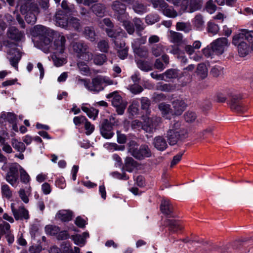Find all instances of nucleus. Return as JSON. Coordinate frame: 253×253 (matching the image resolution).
<instances>
[{
	"label": "nucleus",
	"mask_w": 253,
	"mask_h": 253,
	"mask_svg": "<svg viewBox=\"0 0 253 253\" xmlns=\"http://www.w3.org/2000/svg\"><path fill=\"white\" fill-rule=\"evenodd\" d=\"M104 147L107 150L113 151L115 150H124L125 147L123 146H118L115 143H106L103 145Z\"/></svg>",
	"instance_id": "nucleus-49"
},
{
	"label": "nucleus",
	"mask_w": 253,
	"mask_h": 253,
	"mask_svg": "<svg viewBox=\"0 0 253 253\" xmlns=\"http://www.w3.org/2000/svg\"><path fill=\"white\" fill-rule=\"evenodd\" d=\"M196 113L192 111H187L184 114V119L187 122H192L196 120Z\"/></svg>",
	"instance_id": "nucleus-60"
},
{
	"label": "nucleus",
	"mask_w": 253,
	"mask_h": 253,
	"mask_svg": "<svg viewBox=\"0 0 253 253\" xmlns=\"http://www.w3.org/2000/svg\"><path fill=\"white\" fill-rule=\"evenodd\" d=\"M117 3H115L113 6V9L115 11V15L119 21L123 23V26L128 34H133L134 32V28L133 24L128 20L129 16L126 12L125 7L122 5L121 9L119 10L117 8Z\"/></svg>",
	"instance_id": "nucleus-2"
},
{
	"label": "nucleus",
	"mask_w": 253,
	"mask_h": 253,
	"mask_svg": "<svg viewBox=\"0 0 253 253\" xmlns=\"http://www.w3.org/2000/svg\"><path fill=\"white\" fill-rule=\"evenodd\" d=\"M136 162L131 157H127L125 160V169L128 171L131 172L136 167Z\"/></svg>",
	"instance_id": "nucleus-40"
},
{
	"label": "nucleus",
	"mask_w": 253,
	"mask_h": 253,
	"mask_svg": "<svg viewBox=\"0 0 253 253\" xmlns=\"http://www.w3.org/2000/svg\"><path fill=\"white\" fill-rule=\"evenodd\" d=\"M137 65L140 69L144 71L148 72L152 69L151 66L147 62L144 61H138Z\"/></svg>",
	"instance_id": "nucleus-59"
},
{
	"label": "nucleus",
	"mask_w": 253,
	"mask_h": 253,
	"mask_svg": "<svg viewBox=\"0 0 253 253\" xmlns=\"http://www.w3.org/2000/svg\"><path fill=\"white\" fill-rule=\"evenodd\" d=\"M153 145L157 150L161 151L165 150L168 147L166 139L162 136L155 137L153 141Z\"/></svg>",
	"instance_id": "nucleus-23"
},
{
	"label": "nucleus",
	"mask_w": 253,
	"mask_h": 253,
	"mask_svg": "<svg viewBox=\"0 0 253 253\" xmlns=\"http://www.w3.org/2000/svg\"><path fill=\"white\" fill-rule=\"evenodd\" d=\"M165 224L169 227V229L173 232H176L183 228L181 222L175 219H167Z\"/></svg>",
	"instance_id": "nucleus-28"
},
{
	"label": "nucleus",
	"mask_w": 253,
	"mask_h": 253,
	"mask_svg": "<svg viewBox=\"0 0 253 253\" xmlns=\"http://www.w3.org/2000/svg\"><path fill=\"white\" fill-rule=\"evenodd\" d=\"M87 119L84 116L75 117L73 119V122L76 126H80L84 125L87 121Z\"/></svg>",
	"instance_id": "nucleus-62"
},
{
	"label": "nucleus",
	"mask_w": 253,
	"mask_h": 253,
	"mask_svg": "<svg viewBox=\"0 0 253 253\" xmlns=\"http://www.w3.org/2000/svg\"><path fill=\"white\" fill-rule=\"evenodd\" d=\"M152 4L155 8L162 11L163 14L169 17L174 18L177 16V13L172 8L169 7L164 0H152Z\"/></svg>",
	"instance_id": "nucleus-9"
},
{
	"label": "nucleus",
	"mask_w": 253,
	"mask_h": 253,
	"mask_svg": "<svg viewBox=\"0 0 253 253\" xmlns=\"http://www.w3.org/2000/svg\"><path fill=\"white\" fill-rule=\"evenodd\" d=\"M160 20L158 15L156 14H151L148 15L145 18V22L148 25H152Z\"/></svg>",
	"instance_id": "nucleus-53"
},
{
	"label": "nucleus",
	"mask_w": 253,
	"mask_h": 253,
	"mask_svg": "<svg viewBox=\"0 0 253 253\" xmlns=\"http://www.w3.org/2000/svg\"><path fill=\"white\" fill-rule=\"evenodd\" d=\"M193 25L198 30H202L204 25V21L201 15H197L192 21Z\"/></svg>",
	"instance_id": "nucleus-47"
},
{
	"label": "nucleus",
	"mask_w": 253,
	"mask_h": 253,
	"mask_svg": "<svg viewBox=\"0 0 253 253\" xmlns=\"http://www.w3.org/2000/svg\"><path fill=\"white\" fill-rule=\"evenodd\" d=\"M157 88L161 91L169 92L173 89V86L170 84L159 83L157 85Z\"/></svg>",
	"instance_id": "nucleus-54"
},
{
	"label": "nucleus",
	"mask_w": 253,
	"mask_h": 253,
	"mask_svg": "<svg viewBox=\"0 0 253 253\" xmlns=\"http://www.w3.org/2000/svg\"><path fill=\"white\" fill-rule=\"evenodd\" d=\"M88 90L94 92H98L104 89L99 76L93 78L90 82Z\"/></svg>",
	"instance_id": "nucleus-21"
},
{
	"label": "nucleus",
	"mask_w": 253,
	"mask_h": 253,
	"mask_svg": "<svg viewBox=\"0 0 253 253\" xmlns=\"http://www.w3.org/2000/svg\"><path fill=\"white\" fill-rule=\"evenodd\" d=\"M176 28L177 30L183 31L185 33H188L191 30L189 23L180 22L177 23Z\"/></svg>",
	"instance_id": "nucleus-51"
},
{
	"label": "nucleus",
	"mask_w": 253,
	"mask_h": 253,
	"mask_svg": "<svg viewBox=\"0 0 253 253\" xmlns=\"http://www.w3.org/2000/svg\"><path fill=\"white\" fill-rule=\"evenodd\" d=\"M38 44L39 47L44 52H52V43L49 34L40 38Z\"/></svg>",
	"instance_id": "nucleus-15"
},
{
	"label": "nucleus",
	"mask_w": 253,
	"mask_h": 253,
	"mask_svg": "<svg viewBox=\"0 0 253 253\" xmlns=\"http://www.w3.org/2000/svg\"><path fill=\"white\" fill-rule=\"evenodd\" d=\"M105 7L101 3H94L92 5V10L97 16L102 17L104 16Z\"/></svg>",
	"instance_id": "nucleus-35"
},
{
	"label": "nucleus",
	"mask_w": 253,
	"mask_h": 253,
	"mask_svg": "<svg viewBox=\"0 0 253 253\" xmlns=\"http://www.w3.org/2000/svg\"><path fill=\"white\" fill-rule=\"evenodd\" d=\"M128 147L129 152L137 159L142 160L151 156V150L146 145H142L138 149L137 143L134 141H131L128 143Z\"/></svg>",
	"instance_id": "nucleus-3"
},
{
	"label": "nucleus",
	"mask_w": 253,
	"mask_h": 253,
	"mask_svg": "<svg viewBox=\"0 0 253 253\" xmlns=\"http://www.w3.org/2000/svg\"><path fill=\"white\" fill-rule=\"evenodd\" d=\"M7 52L10 64L16 70L18 69V63L21 57L19 50L16 47V44L13 42L8 43L6 45Z\"/></svg>",
	"instance_id": "nucleus-5"
},
{
	"label": "nucleus",
	"mask_w": 253,
	"mask_h": 253,
	"mask_svg": "<svg viewBox=\"0 0 253 253\" xmlns=\"http://www.w3.org/2000/svg\"><path fill=\"white\" fill-rule=\"evenodd\" d=\"M10 208L16 220H27L29 218V211L24 206H20L17 208L16 204L12 203L10 204Z\"/></svg>",
	"instance_id": "nucleus-11"
},
{
	"label": "nucleus",
	"mask_w": 253,
	"mask_h": 253,
	"mask_svg": "<svg viewBox=\"0 0 253 253\" xmlns=\"http://www.w3.org/2000/svg\"><path fill=\"white\" fill-rule=\"evenodd\" d=\"M212 51L215 54H220L221 49V38H218L213 41L210 44Z\"/></svg>",
	"instance_id": "nucleus-39"
},
{
	"label": "nucleus",
	"mask_w": 253,
	"mask_h": 253,
	"mask_svg": "<svg viewBox=\"0 0 253 253\" xmlns=\"http://www.w3.org/2000/svg\"><path fill=\"white\" fill-rule=\"evenodd\" d=\"M89 237V234L87 232H84L82 235L77 234L72 237L74 243L81 247L84 245L85 243V239Z\"/></svg>",
	"instance_id": "nucleus-30"
},
{
	"label": "nucleus",
	"mask_w": 253,
	"mask_h": 253,
	"mask_svg": "<svg viewBox=\"0 0 253 253\" xmlns=\"http://www.w3.org/2000/svg\"><path fill=\"white\" fill-rule=\"evenodd\" d=\"M10 231H11L10 224L3 220L0 219V235H4L5 234H8Z\"/></svg>",
	"instance_id": "nucleus-46"
},
{
	"label": "nucleus",
	"mask_w": 253,
	"mask_h": 253,
	"mask_svg": "<svg viewBox=\"0 0 253 253\" xmlns=\"http://www.w3.org/2000/svg\"><path fill=\"white\" fill-rule=\"evenodd\" d=\"M197 73L201 78H205L208 74V69L206 66L204 64H199L197 69Z\"/></svg>",
	"instance_id": "nucleus-48"
},
{
	"label": "nucleus",
	"mask_w": 253,
	"mask_h": 253,
	"mask_svg": "<svg viewBox=\"0 0 253 253\" xmlns=\"http://www.w3.org/2000/svg\"><path fill=\"white\" fill-rule=\"evenodd\" d=\"M133 22L136 28V31L139 36H140V32L142 31L145 27L143 22L139 18H135L133 20Z\"/></svg>",
	"instance_id": "nucleus-56"
},
{
	"label": "nucleus",
	"mask_w": 253,
	"mask_h": 253,
	"mask_svg": "<svg viewBox=\"0 0 253 253\" xmlns=\"http://www.w3.org/2000/svg\"><path fill=\"white\" fill-rule=\"evenodd\" d=\"M184 134L180 133L179 131L173 132L168 131L166 137L168 141V143L170 145H174L176 144L177 141L184 136Z\"/></svg>",
	"instance_id": "nucleus-22"
},
{
	"label": "nucleus",
	"mask_w": 253,
	"mask_h": 253,
	"mask_svg": "<svg viewBox=\"0 0 253 253\" xmlns=\"http://www.w3.org/2000/svg\"><path fill=\"white\" fill-rule=\"evenodd\" d=\"M132 46L134 52L139 56L145 57L148 55V50L146 47H137L135 46L133 43H132Z\"/></svg>",
	"instance_id": "nucleus-41"
},
{
	"label": "nucleus",
	"mask_w": 253,
	"mask_h": 253,
	"mask_svg": "<svg viewBox=\"0 0 253 253\" xmlns=\"http://www.w3.org/2000/svg\"><path fill=\"white\" fill-rule=\"evenodd\" d=\"M230 97L231 109L238 113H244L248 110L247 107L241 101L242 96L238 94H233Z\"/></svg>",
	"instance_id": "nucleus-8"
},
{
	"label": "nucleus",
	"mask_w": 253,
	"mask_h": 253,
	"mask_svg": "<svg viewBox=\"0 0 253 253\" xmlns=\"http://www.w3.org/2000/svg\"><path fill=\"white\" fill-rule=\"evenodd\" d=\"M106 97L112 99V104L116 108L118 114L122 115L126 107L127 102L123 100L122 97L116 91L108 94Z\"/></svg>",
	"instance_id": "nucleus-6"
},
{
	"label": "nucleus",
	"mask_w": 253,
	"mask_h": 253,
	"mask_svg": "<svg viewBox=\"0 0 253 253\" xmlns=\"http://www.w3.org/2000/svg\"><path fill=\"white\" fill-rule=\"evenodd\" d=\"M72 46L73 50L77 53L78 57L79 54H81L88 48V46L86 44L80 42L73 43Z\"/></svg>",
	"instance_id": "nucleus-33"
},
{
	"label": "nucleus",
	"mask_w": 253,
	"mask_h": 253,
	"mask_svg": "<svg viewBox=\"0 0 253 253\" xmlns=\"http://www.w3.org/2000/svg\"><path fill=\"white\" fill-rule=\"evenodd\" d=\"M165 49L168 51L169 48H166L163 44L159 43L153 45L151 48V51L154 56L157 57L161 55L165 52Z\"/></svg>",
	"instance_id": "nucleus-32"
},
{
	"label": "nucleus",
	"mask_w": 253,
	"mask_h": 253,
	"mask_svg": "<svg viewBox=\"0 0 253 253\" xmlns=\"http://www.w3.org/2000/svg\"><path fill=\"white\" fill-rule=\"evenodd\" d=\"M237 43L234 42V39L233 38L232 43L237 46L238 51L239 55L241 57H245L251 51V47L244 41L238 40Z\"/></svg>",
	"instance_id": "nucleus-16"
},
{
	"label": "nucleus",
	"mask_w": 253,
	"mask_h": 253,
	"mask_svg": "<svg viewBox=\"0 0 253 253\" xmlns=\"http://www.w3.org/2000/svg\"><path fill=\"white\" fill-rule=\"evenodd\" d=\"M168 37L170 42L175 44L180 43L183 38L182 35L181 33L173 31H169Z\"/></svg>",
	"instance_id": "nucleus-29"
},
{
	"label": "nucleus",
	"mask_w": 253,
	"mask_h": 253,
	"mask_svg": "<svg viewBox=\"0 0 253 253\" xmlns=\"http://www.w3.org/2000/svg\"><path fill=\"white\" fill-rule=\"evenodd\" d=\"M92 54L86 50L79 54L78 58L85 61H89L92 59Z\"/></svg>",
	"instance_id": "nucleus-64"
},
{
	"label": "nucleus",
	"mask_w": 253,
	"mask_h": 253,
	"mask_svg": "<svg viewBox=\"0 0 253 253\" xmlns=\"http://www.w3.org/2000/svg\"><path fill=\"white\" fill-rule=\"evenodd\" d=\"M73 28L76 31H80L81 28V25L80 20L75 17H71L68 19V28L71 29Z\"/></svg>",
	"instance_id": "nucleus-34"
},
{
	"label": "nucleus",
	"mask_w": 253,
	"mask_h": 253,
	"mask_svg": "<svg viewBox=\"0 0 253 253\" xmlns=\"http://www.w3.org/2000/svg\"><path fill=\"white\" fill-rule=\"evenodd\" d=\"M21 166L17 163H9L5 176L6 181L12 187H16L19 184V175Z\"/></svg>",
	"instance_id": "nucleus-4"
},
{
	"label": "nucleus",
	"mask_w": 253,
	"mask_h": 253,
	"mask_svg": "<svg viewBox=\"0 0 253 253\" xmlns=\"http://www.w3.org/2000/svg\"><path fill=\"white\" fill-rule=\"evenodd\" d=\"M168 131L177 132L179 131L180 133L185 135L186 131L183 128L181 127V123L178 121H174L171 122Z\"/></svg>",
	"instance_id": "nucleus-36"
},
{
	"label": "nucleus",
	"mask_w": 253,
	"mask_h": 253,
	"mask_svg": "<svg viewBox=\"0 0 253 253\" xmlns=\"http://www.w3.org/2000/svg\"><path fill=\"white\" fill-rule=\"evenodd\" d=\"M11 142L12 147L18 152L23 153L25 151L26 146L23 142L19 141L15 138H12Z\"/></svg>",
	"instance_id": "nucleus-38"
},
{
	"label": "nucleus",
	"mask_w": 253,
	"mask_h": 253,
	"mask_svg": "<svg viewBox=\"0 0 253 253\" xmlns=\"http://www.w3.org/2000/svg\"><path fill=\"white\" fill-rule=\"evenodd\" d=\"M112 129V123H110L107 120H104L101 124L100 129L102 136L106 139L112 138L114 134Z\"/></svg>",
	"instance_id": "nucleus-17"
},
{
	"label": "nucleus",
	"mask_w": 253,
	"mask_h": 253,
	"mask_svg": "<svg viewBox=\"0 0 253 253\" xmlns=\"http://www.w3.org/2000/svg\"><path fill=\"white\" fill-rule=\"evenodd\" d=\"M84 127L85 130V134L87 135L91 134L94 130V126L90 122L87 121L84 124Z\"/></svg>",
	"instance_id": "nucleus-63"
},
{
	"label": "nucleus",
	"mask_w": 253,
	"mask_h": 253,
	"mask_svg": "<svg viewBox=\"0 0 253 253\" xmlns=\"http://www.w3.org/2000/svg\"><path fill=\"white\" fill-rule=\"evenodd\" d=\"M66 39L61 34L56 33L54 35L53 43L52 45V51L55 53H63L65 49Z\"/></svg>",
	"instance_id": "nucleus-12"
},
{
	"label": "nucleus",
	"mask_w": 253,
	"mask_h": 253,
	"mask_svg": "<svg viewBox=\"0 0 253 253\" xmlns=\"http://www.w3.org/2000/svg\"><path fill=\"white\" fill-rule=\"evenodd\" d=\"M219 30V27L214 23L209 22L208 24V31L212 35L216 34Z\"/></svg>",
	"instance_id": "nucleus-58"
},
{
	"label": "nucleus",
	"mask_w": 253,
	"mask_h": 253,
	"mask_svg": "<svg viewBox=\"0 0 253 253\" xmlns=\"http://www.w3.org/2000/svg\"><path fill=\"white\" fill-rule=\"evenodd\" d=\"M48 34H49L48 29L41 25L35 26L32 30L33 35L35 37H39V39L42 37L47 35Z\"/></svg>",
	"instance_id": "nucleus-24"
},
{
	"label": "nucleus",
	"mask_w": 253,
	"mask_h": 253,
	"mask_svg": "<svg viewBox=\"0 0 253 253\" xmlns=\"http://www.w3.org/2000/svg\"><path fill=\"white\" fill-rule=\"evenodd\" d=\"M160 209L163 213L167 215H170L172 212V206L169 201L166 199L162 200Z\"/></svg>",
	"instance_id": "nucleus-31"
},
{
	"label": "nucleus",
	"mask_w": 253,
	"mask_h": 253,
	"mask_svg": "<svg viewBox=\"0 0 253 253\" xmlns=\"http://www.w3.org/2000/svg\"><path fill=\"white\" fill-rule=\"evenodd\" d=\"M7 35L8 38L15 41H21L25 37L24 32L19 31L15 27L9 28L7 32Z\"/></svg>",
	"instance_id": "nucleus-18"
},
{
	"label": "nucleus",
	"mask_w": 253,
	"mask_h": 253,
	"mask_svg": "<svg viewBox=\"0 0 253 253\" xmlns=\"http://www.w3.org/2000/svg\"><path fill=\"white\" fill-rule=\"evenodd\" d=\"M172 107L173 114L175 115H180L185 110L186 104L182 99H176L172 101Z\"/></svg>",
	"instance_id": "nucleus-19"
},
{
	"label": "nucleus",
	"mask_w": 253,
	"mask_h": 253,
	"mask_svg": "<svg viewBox=\"0 0 253 253\" xmlns=\"http://www.w3.org/2000/svg\"><path fill=\"white\" fill-rule=\"evenodd\" d=\"M68 19L67 15L62 11L57 12L55 14L56 25L65 29L68 28Z\"/></svg>",
	"instance_id": "nucleus-20"
},
{
	"label": "nucleus",
	"mask_w": 253,
	"mask_h": 253,
	"mask_svg": "<svg viewBox=\"0 0 253 253\" xmlns=\"http://www.w3.org/2000/svg\"><path fill=\"white\" fill-rule=\"evenodd\" d=\"M106 32L107 35L113 39V41L115 44L116 47H123L126 45L124 41L120 39V38L127 37L126 34L122 30L119 31L115 32L110 29H106Z\"/></svg>",
	"instance_id": "nucleus-10"
},
{
	"label": "nucleus",
	"mask_w": 253,
	"mask_h": 253,
	"mask_svg": "<svg viewBox=\"0 0 253 253\" xmlns=\"http://www.w3.org/2000/svg\"><path fill=\"white\" fill-rule=\"evenodd\" d=\"M17 6H20L21 13L25 15V20L28 23L34 24L36 23L39 9L32 0H18Z\"/></svg>",
	"instance_id": "nucleus-1"
},
{
	"label": "nucleus",
	"mask_w": 253,
	"mask_h": 253,
	"mask_svg": "<svg viewBox=\"0 0 253 253\" xmlns=\"http://www.w3.org/2000/svg\"><path fill=\"white\" fill-rule=\"evenodd\" d=\"M84 35L85 38L91 42H93L95 40V33L92 27H85L84 30Z\"/></svg>",
	"instance_id": "nucleus-44"
},
{
	"label": "nucleus",
	"mask_w": 253,
	"mask_h": 253,
	"mask_svg": "<svg viewBox=\"0 0 253 253\" xmlns=\"http://www.w3.org/2000/svg\"><path fill=\"white\" fill-rule=\"evenodd\" d=\"M233 38L234 39L235 43L238 40L244 41V40H247L249 43H253V31L246 29H240L238 33L235 35Z\"/></svg>",
	"instance_id": "nucleus-14"
},
{
	"label": "nucleus",
	"mask_w": 253,
	"mask_h": 253,
	"mask_svg": "<svg viewBox=\"0 0 253 253\" xmlns=\"http://www.w3.org/2000/svg\"><path fill=\"white\" fill-rule=\"evenodd\" d=\"M180 9L182 12H193L200 7L199 0H190L189 3V0H182L180 1Z\"/></svg>",
	"instance_id": "nucleus-13"
},
{
	"label": "nucleus",
	"mask_w": 253,
	"mask_h": 253,
	"mask_svg": "<svg viewBox=\"0 0 253 253\" xmlns=\"http://www.w3.org/2000/svg\"><path fill=\"white\" fill-rule=\"evenodd\" d=\"M165 81H169V80L175 79L178 77V71L175 69L167 70L165 73Z\"/></svg>",
	"instance_id": "nucleus-42"
},
{
	"label": "nucleus",
	"mask_w": 253,
	"mask_h": 253,
	"mask_svg": "<svg viewBox=\"0 0 253 253\" xmlns=\"http://www.w3.org/2000/svg\"><path fill=\"white\" fill-rule=\"evenodd\" d=\"M87 104H82L81 109L89 118L95 120L98 115V111L93 108H89L87 106Z\"/></svg>",
	"instance_id": "nucleus-26"
},
{
	"label": "nucleus",
	"mask_w": 253,
	"mask_h": 253,
	"mask_svg": "<svg viewBox=\"0 0 253 253\" xmlns=\"http://www.w3.org/2000/svg\"><path fill=\"white\" fill-rule=\"evenodd\" d=\"M97 47L101 52H106L109 48L108 42L106 40L100 41L98 43Z\"/></svg>",
	"instance_id": "nucleus-61"
},
{
	"label": "nucleus",
	"mask_w": 253,
	"mask_h": 253,
	"mask_svg": "<svg viewBox=\"0 0 253 253\" xmlns=\"http://www.w3.org/2000/svg\"><path fill=\"white\" fill-rule=\"evenodd\" d=\"M140 100L136 99L132 101L131 105L128 108L129 112L133 116L138 114L139 111Z\"/></svg>",
	"instance_id": "nucleus-45"
},
{
	"label": "nucleus",
	"mask_w": 253,
	"mask_h": 253,
	"mask_svg": "<svg viewBox=\"0 0 253 253\" xmlns=\"http://www.w3.org/2000/svg\"><path fill=\"white\" fill-rule=\"evenodd\" d=\"M93 60L95 64L101 65L106 61V56L104 54H97L94 56Z\"/></svg>",
	"instance_id": "nucleus-57"
},
{
	"label": "nucleus",
	"mask_w": 253,
	"mask_h": 253,
	"mask_svg": "<svg viewBox=\"0 0 253 253\" xmlns=\"http://www.w3.org/2000/svg\"><path fill=\"white\" fill-rule=\"evenodd\" d=\"M77 65L82 74L84 75H87L89 74V67L84 62L80 61L78 63Z\"/></svg>",
	"instance_id": "nucleus-52"
},
{
	"label": "nucleus",
	"mask_w": 253,
	"mask_h": 253,
	"mask_svg": "<svg viewBox=\"0 0 253 253\" xmlns=\"http://www.w3.org/2000/svg\"><path fill=\"white\" fill-rule=\"evenodd\" d=\"M20 179L22 183L30 185L31 177L27 171L22 168L20 169Z\"/></svg>",
	"instance_id": "nucleus-43"
},
{
	"label": "nucleus",
	"mask_w": 253,
	"mask_h": 253,
	"mask_svg": "<svg viewBox=\"0 0 253 253\" xmlns=\"http://www.w3.org/2000/svg\"><path fill=\"white\" fill-rule=\"evenodd\" d=\"M56 217L62 221H69L72 218L73 213L69 210H60L57 213Z\"/></svg>",
	"instance_id": "nucleus-27"
},
{
	"label": "nucleus",
	"mask_w": 253,
	"mask_h": 253,
	"mask_svg": "<svg viewBox=\"0 0 253 253\" xmlns=\"http://www.w3.org/2000/svg\"><path fill=\"white\" fill-rule=\"evenodd\" d=\"M159 108L161 111L163 116L167 119L168 118V115L173 114V111L170 108V106L169 104L162 103L159 104Z\"/></svg>",
	"instance_id": "nucleus-37"
},
{
	"label": "nucleus",
	"mask_w": 253,
	"mask_h": 253,
	"mask_svg": "<svg viewBox=\"0 0 253 253\" xmlns=\"http://www.w3.org/2000/svg\"><path fill=\"white\" fill-rule=\"evenodd\" d=\"M19 196L21 200L25 203L29 202V197L31 194V187L30 185L26 186L25 188H21L18 191Z\"/></svg>",
	"instance_id": "nucleus-25"
},
{
	"label": "nucleus",
	"mask_w": 253,
	"mask_h": 253,
	"mask_svg": "<svg viewBox=\"0 0 253 253\" xmlns=\"http://www.w3.org/2000/svg\"><path fill=\"white\" fill-rule=\"evenodd\" d=\"M45 231L47 234L57 235L60 231V229L57 226L48 225L45 227Z\"/></svg>",
	"instance_id": "nucleus-50"
},
{
	"label": "nucleus",
	"mask_w": 253,
	"mask_h": 253,
	"mask_svg": "<svg viewBox=\"0 0 253 253\" xmlns=\"http://www.w3.org/2000/svg\"><path fill=\"white\" fill-rule=\"evenodd\" d=\"M142 128L146 132H153L161 123V119L158 117H150L147 115L142 116Z\"/></svg>",
	"instance_id": "nucleus-7"
},
{
	"label": "nucleus",
	"mask_w": 253,
	"mask_h": 253,
	"mask_svg": "<svg viewBox=\"0 0 253 253\" xmlns=\"http://www.w3.org/2000/svg\"><path fill=\"white\" fill-rule=\"evenodd\" d=\"M1 191L2 196L7 199H10L12 196V191L9 186L7 184L1 186Z\"/></svg>",
	"instance_id": "nucleus-55"
}]
</instances>
